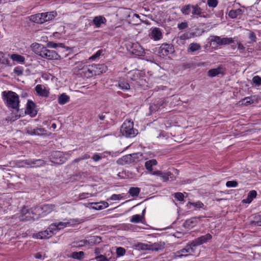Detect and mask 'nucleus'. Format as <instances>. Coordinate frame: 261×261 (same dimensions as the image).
<instances>
[{"label":"nucleus","mask_w":261,"mask_h":261,"mask_svg":"<svg viewBox=\"0 0 261 261\" xmlns=\"http://www.w3.org/2000/svg\"><path fill=\"white\" fill-rule=\"evenodd\" d=\"M174 48L172 44H162L159 48L158 54L161 57H164L174 53Z\"/></svg>","instance_id":"obj_6"},{"label":"nucleus","mask_w":261,"mask_h":261,"mask_svg":"<svg viewBox=\"0 0 261 261\" xmlns=\"http://www.w3.org/2000/svg\"><path fill=\"white\" fill-rule=\"evenodd\" d=\"M121 133L126 138H133L138 134V130L134 128V122L126 120L121 127Z\"/></svg>","instance_id":"obj_2"},{"label":"nucleus","mask_w":261,"mask_h":261,"mask_svg":"<svg viewBox=\"0 0 261 261\" xmlns=\"http://www.w3.org/2000/svg\"><path fill=\"white\" fill-rule=\"evenodd\" d=\"M158 164V162L155 159H151L148 161H147L145 163V167L151 174H152V172L154 171H153L152 166L156 165Z\"/></svg>","instance_id":"obj_26"},{"label":"nucleus","mask_w":261,"mask_h":261,"mask_svg":"<svg viewBox=\"0 0 261 261\" xmlns=\"http://www.w3.org/2000/svg\"><path fill=\"white\" fill-rule=\"evenodd\" d=\"M188 28V23L187 21L182 22L177 24V28L179 30H183Z\"/></svg>","instance_id":"obj_56"},{"label":"nucleus","mask_w":261,"mask_h":261,"mask_svg":"<svg viewBox=\"0 0 261 261\" xmlns=\"http://www.w3.org/2000/svg\"><path fill=\"white\" fill-rule=\"evenodd\" d=\"M135 161L132 154H127L123 156L121 158L119 159L117 162L120 165H125L130 164Z\"/></svg>","instance_id":"obj_20"},{"label":"nucleus","mask_w":261,"mask_h":261,"mask_svg":"<svg viewBox=\"0 0 261 261\" xmlns=\"http://www.w3.org/2000/svg\"><path fill=\"white\" fill-rule=\"evenodd\" d=\"M252 82L255 86H259L261 85V77L258 75H255L253 77Z\"/></svg>","instance_id":"obj_47"},{"label":"nucleus","mask_w":261,"mask_h":261,"mask_svg":"<svg viewBox=\"0 0 261 261\" xmlns=\"http://www.w3.org/2000/svg\"><path fill=\"white\" fill-rule=\"evenodd\" d=\"M50 158L51 162L57 164H62L65 163L67 160L63 152L59 151L52 152Z\"/></svg>","instance_id":"obj_8"},{"label":"nucleus","mask_w":261,"mask_h":261,"mask_svg":"<svg viewBox=\"0 0 261 261\" xmlns=\"http://www.w3.org/2000/svg\"><path fill=\"white\" fill-rule=\"evenodd\" d=\"M165 244L164 242H156L149 244V250L158 251L165 248Z\"/></svg>","instance_id":"obj_23"},{"label":"nucleus","mask_w":261,"mask_h":261,"mask_svg":"<svg viewBox=\"0 0 261 261\" xmlns=\"http://www.w3.org/2000/svg\"><path fill=\"white\" fill-rule=\"evenodd\" d=\"M70 97L66 93H63L58 97V103L60 105H64L69 101Z\"/></svg>","instance_id":"obj_31"},{"label":"nucleus","mask_w":261,"mask_h":261,"mask_svg":"<svg viewBox=\"0 0 261 261\" xmlns=\"http://www.w3.org/2000/svg\"><path fill=\"white\" fill-rule=\"evenodd\" d=\"M36 106L35 102L31 100H28L27 104L25 113L30 115L32 117L36 116L37 111L35 110Z\"/></svg>","instance_id":"obj_16"},{"label":"nucleus","mask_w":261,"mask_h":261,"mask_svg":"<svg viewBox=\"0 0 261 261\" xmlns=\"http://www.w3.org/2000/svg\"><path fill=\"white\" fill-rule=\"evenodd\" d=\"M118 86L120 89L124 91L130 89L129 84L124 81H119L118 83Z\"/></svg>","instance_id":"obj_37"},{"label":"nucleus","mask_w":261,"mask_h":261,"mask_svg":"<svg viewBox=\"0 0 261 261\" xmlns=\"http://www.w3.org/2000/svg\"><path fill=\"white\" fill-rule=\"evenodd\" d=\"M249 39L252 41V42H256V37L255 34L253 32H250L249 35Z\"/></svg>","instance_id":"obj_59"},{"label":"nucleus","mask_w":261,"mask_h":261,"mask_svg":"<svg viewBox=\"0 0 261 261\" xmlns=\"http://www.w3.org/2000/svg\"><path fill=\"white\" fill-rule=\"evenodd\" d=\"M79 69L81 70L80 73L81 74H83L84 76L87 78L91 77L95 75L93 64L88 66H84Z\"/></svg>","instance_id":"obj_14"},{"label":"nucleus","mask_w":261,"mask_h":261,"mask_svg":"<svg viewBox=\"0 0 261 261\" xmlns=\"http://www.w3.org/2000/svg\"><path fill=\"white\" fill-rule=\"evenodd\" d=\"M107 22L106 18L101 15L95 16L92 20V24L97 28L101 27L102 24H105Z\"/></svg>","instance_id":"obj_19"},{"label":"nucleus","mask_w":261,"mask_h":261,"mask_svg":"<svg viewBox=\"0 0 261 261\" xmlns=\"http://www.w3.org/2000/svg\"><path fill=\"white\" fill-rule=\"evenodd\" d=\"M257 192L255 190L250 191L247 195V197L242 200L244 203H250L256 197Z\"/></svg>","instance_id":"obj_27"},{"label":"nucleus","mask_w":261,"mask_h":261,"mask_svg":"<svg viewBox=\"0 0 261 261\" xmlns=\"http://www.w3.org/2000/svg\"><path fill=\"white\" fill-rule=\"evenodd\" d=\"M142 218L143 217L140 215H135L132 217L130 222L132 223H139L141 221Z\"/></svg>","instance_id":"obj_43"},{"label":"nucleus","mask_w":261,"mask_h":261,"mask_svg":"<svg viewBox=\"0 0 261 261\" xmlns=\"http://www.w3.org/2000/svg\"><path fill=\"white\" fill-rule=\"evenodd\" d=\"M95 75H100L106 72L108 70L107 66L104 64H93Z\"/></svg>","instance_id":"obj_18"},{"label":"nucleus","mask_w":261,"mask_h":261,"mask_svg":"<svg viewBox=\"0 0 261 261\" xmlns=\"http://www.w3.org/2000/svg\"><path fill=\"white\" fill-rule=\"evenodd\" d=\"M39 50L38 54L42 58L48 60H60L61 56L54 50H49L43 46H39L38 47Z\"/></svg>","instance_id":"obj_3"},{"label":"nucleus","mask_w":261,"mask_h":261,"mask_svg":"<svg viewBox=\"0 0 261 261\" xmlns=\"http://www.w3.org/2000/svg\"><path fill=\"white\" fill-rule=\"evenodd\" d=\"M47 47H50V48H56L58 46H60L63 47V44L62 43H56L54 42L49 41L47 43Z\"/></svg>","instance_id":"obj_45"},{"label":"nucleus","mask_w":261,"mask_h":261,"mask_svg":"<svg viewBox=\"0 0 261 261\" xmlns=\"http://www.w3.org/2000/svg\"><path fill=\"white\" fill-rule=\"evenodd\" d=\"M56 207V205L53 204H44L37 208V211H40L39 214L40 217H44L50 214Z\"/></svg>","instance_id":"obj_10"},{"label":"nucleus","mask_w":261,"mask_h":261,"mask_svg":"<svg viewBox=\"0 0 261 261\" xmlns=\"http://www.w3.org/2000/svg\"><path fill=\"white\" fill-rule=\"evenodd\" d=\"M140 192V189L138 187H131L129 189L128 193L132 197H137L139 195Z\"/></svg>","instance_id":"obj_39"},{"label":"nucleus","mask_w":261,"mask_h":261,"mask_svg":"<svg viewBox=\"0 0 261 261\" xmlns=\"http://www.w3.org/2000/svg\"><path fill=\"white\" fill-rule=\"evenodd\" d=\"M207 4L210 7L215 8L218 4V0H207Z\"/></svg>","instance_id":"obj_52"},{"label":"nucleus","mask_w":261,"mask_h":261,"mask_svg":"<svg viewBox=\"0 0 261 261\" xmlns=\"http://www.w3.org/2000/svg\"><path fill=\"white\" fill-rule=\"evenodd\" d=\"M11 58L13 61L20 63H24L25 61V58L23 56L16 54H12Z\"/></svg>","instance_id":"obj_34"},{"label":"nucleus","mask_w":261,"mask_h":261,"mask_svg":"<svg viewBox=\"0 0 261 261\" xmlns=\"http://www.w3.org/2000/svg\"><path fill=\"white\" fill-rule=\"evenodd\" d=\"M28 18L30 21L34 23L40 24L44 23L42 13L32 15L28 17Z\"/></svg>","instance_id":"obj_22"},{"label":"nucleus","mask_w":261,"mask_h":261,"mask_svg":"<svg viewBox=\"0 0 261 261\" xmlns=\"http://www.w3.org/2000/svg\"><path fill=\"white\" fill-rule=\"evenodd\" d=\"M102 53V49H100V50H98L94 55H93L91 57V59H95L99 57L101 55Z\"/></svg>","instance_id":"obj_62"},{"label":"nucleus","mask_w":261,"mask_h":261,"mask_svg":"<svg viewBox=\"0 0 261 261\" xmlns=\"http://www.w3.org/2000/svg\"><path fill=\"white\" fill-rule=\"evenodd\" d=\"M203 216L195 217L187 220L182 224L184 227L187 229H191L196 226L197 223L203 218Z\"/></svg>","instance_id":"obj_13"},{"label":"nucleus","mask_w":261,"mask_h":261,"mask_svg":"<svg viewBox=\"0 0 261 261\" xmlns=\"http://www.w3.org/2000/svg\"><path fill=\"white\" fill-rule=\"evenodd\" d=\"M126 252V250L124 248L119 247H118L116 249V254L117 256H123Z\"/></svg>","instance_id":"obj_48"},{"label":"nucleus","mask_w":261,"mask_h":261,"mask_svg":"<svg viewBox=\"0 0 261 261\" xmlns=\"http://www.w3.org/2000/svg\"><path fill=\"white\" fill-rule=\"evenodd\" d=\"M238 49L241 53H243L245 50V47L241 42H238Z\"/></svg>","instance_id":"obj_61"},{"label":"nucleus","mask_w":261,"mask_h":261,"mask_svg":"<svg viewBox=\"0 0 261 261\" xmlns=\"http://www.w3.org/2000/svg\"><path fill=\"white\" fill-rule=\"evenodd\" d=\"M2 98L6 106L9 109L19 111V98L18 95L12 91H5L2 93Z\"/></svg>","instance_id":"obj_1"},{"label":"nucleus","mask_w":261,"mask_h":261,"mask_svg":"<svg viewBox=\"0 0 261 261\" xmlns=\"http://www.w3.org/2000/svg\"><path fill=\"white\" fill-rule=\"evenodd\" d=\"M243 101L244 102V104L247 106L250 104H252L254 102V99H252V97H246L244 99H243Z\"/></svg>","instance_id":"obj_51"},{"label":"nucleus","mask_w":261,"mask_h":261,"mask_svg":"<svg viewBox=\"0 0 261 261\" xmlns=\"http://www.w3.org/2000/svg\"><path fill=\"white\" fill-rule=\"evenodd\" d=\"M212 239V236L210 233H206L205 235L201 236L195 239L192 241L193 246L195 248L198 246L201 245L204 243H207L208 241Z\"/></svg>","instance_id":"obj_11"},{"label":"nucleus","mask_w":261,"mask_h":261,"mask_svg":"<svg viewBox=\"0 0 261 261\" xmlns=\"http://www.w3.org/2000/svg\"><path fill=\"white\" fill-rule=\"evenodd\" d=\"M0 63L3 65L10 66V61L5 57L3 52L0 51Z\"/></svg>","instance_id":"obj_38"},{"label":"nucleus","mask_w":261,"mask_h":261,"mask_svg":"<svg viewBox=\"0 0 261 261\" xmlns=\"http://www.w3.org/2000/svg\"><path fill=\"white\" fill-rule=\"evenodd\" d=\"M90 243L98 244L101 241V238L98 236H92L88 241Z\"/></svg>","instance_id":"obj_42"},{"label":"nucleus","mask_w":261,"mask_h":261,"mask_svg":"<svg viewBox=\"0 0 261 261\" xmlns=\"http://www.w3.org/2000/svg\"><path fill=\"white\" fill-rule=\"evenodd\" d=\"M150 36L151 38L153 39L154 40H159L161 39L162 34L159 28H155L152 30Z\"/></svg>","instance_id":"obj_25"},{"label":"nucleus","mask_w":261,"mask_h":261,"mask_svg":"<svg viewBox=\"0 0 261 261\" xmlns=\"http://www.w3.org/2000/svg\"><path fill=\"white\" fill-rule=\"evenodd\" d=\"M194 36L193 33H186L181 34L180 36L178 37V38L181 40H185L187 39H189L192 37H193Z\"/></svg>","instance_id":"obj_41"},{"label":"nucleus","mask_w":261,"mask_h":261,"mask_svg":"<svg viewBox=\"0 0 261 261\" xmlns=\"http://www.w3.org/2000/svg\"><path fill=\"white\" fill-rule=\"evenodd\" d=\"M26 133L31 136H43L46 134V130L44 128H33L31 126H28L26 128Z\"/></svg>","instance_id":"obj_12"},{"label":"nucleus","mask_w":261,"mask_h":261,"mask_svg":"<svg viewBox=\"0 0 261 261\" xmlns=\"http://www.w3.org/2000/svg\"><path fill=\"white\" fill-rule=\"evenodd\" d=\"M200 4H197L192 5L191 11L192 16L193 18H197L198 16L205 18H209L210 15L208 14L206 12L204 11L203 9L200 7Z\"/></svg>","instance_id":"obj_7"},{"label":"nucleus","mask_w":261,"mask_h":261,"mask_svg":"<svg viewBox=\"0 0 261 261\" xmlns=\"http://www.w3.org/2000/svg\"><path fill=\"white\" fill-rule=\"evenodd\" d=\"M129 51L132 54L138 56H142L144 53L143 48L138 43H132Z\"/></svg>","instance_id":"obj_17"},{"label":"nucleus","mask_w":261,"mask_h":261,"mask_svg":"<svg viewBox=\"0 0 261 261\" xmlns=\"http://www.w3.org/2000/svg\"><path fill=\"white\" fill-rule=\"evenodd\" d=\"M243 11L239 8L236 10H231L229 12L228 16L231 18H236L238 16L242 14Z\"/></svg>","instance_id":"obj_32"},{"label":"nucleus","mask_w":261,"mask_h":261,"mask_svg":"<svg viewBox=\"0 0 261 261\" xmlns=\"http://www.w3.org/2000/svg\"><path fill=\"white\" fill-rule=\"evenodd\" d=\"M149 244L144 243H139L137 245L138 249L142 250H149Z\"/></svg>","instance_id":"obj_50"},{"label":"nucleus","mask_w":261,"mask_h":261,"mask_svg":"<svg viewBox=\"0 0 261 261\" xmlns=\"http://www.w3.org/2000/svg\"><path fill=\"white\" fill-rule=\"evenodd\" d=\"M201 46L199 44L197 43H192L190 44L188 51V52L193 53L200 49Z\"/></svg>","instance_id":"obj_36"},{"label":"nucleus","mask_w":261,"mask_h":261,"mask_svg":"<svg viewBox=\"0 0 261 261\" xmlns=\"http://www.w3.org/2000/svg\"><path fill=\"white\" fill-rule=\"evenodd\" d=\"M192 5L191 4H187L184 6L180 9L181 13L185 15H189L191 10L192 11Z\"/></svg>","instance_id":"obj_35"},{"label":"nucleus","mask_w":261,"mask_h":261,"mask_svg":"<svg viewBox=\"0 0 261 261\" xmlns=\"http://www.w3.org/2000/svg\"><path fill=\"white\" fill-rule=\"evenodd\" d=\"M182 68L183 69L194 68L195 67V65L192 62L190 63H184L182 64Z\"/></svg>","instance_id":"obj_49"},{"label":"nucleus","mask_w":261,"mask_h":261,"mask_svg":"<svg viewBox=\"0 0 261 261\" xmlns=\"http://www.w3.org/2000/svg\"><path fill=\"white\" fill-rule=\"evenodd\" d=\"M153 105H152L150 107V109L151 111H156V110H158L160 109L161 107L164 108V105L165 102L164 100L161 98H159L155 100L154 103H153Z\"/></svg>","instance_id":"obj_24"},{"label":"nucleus","mask_w":261,"mask_h":261,"mask_svg":"<svg viewBox=\"0 0 261 261\" xmlns=\"http://www.w3.org/2000/svg\"><path fill=\"white\" fill-rule=\"evenodd\" d=\"M35 90L38 94L41 96L47 97L48 96L49 92L45 89H43L41 85H37L35 87Z\"/></svg>","instance_id":"obj_28"},{"label":"nucleus","mask_w":261,"mask_h":261,"mask_svg":"<svg viewBox=\"0 0 261 261\" xmlns=\"http://www.w3.org/2000/svg\"><path fill=\"white\" fill-rule=\"evenodd\" d=\"M66 224L63 222H59L58 223H56V226H57V228L59 229L64 228L66 226Z\"/></svg>","instance_id":"obj_63"},{"label":"nucleus","mask_w":261,"mask_h":261,"mask_svg":"<svg viewBox=\"0 0 261 261\" xmlns=\"http://www.w3.org/2000/svg\"><path fill=\"white\" fill-rule=\"evenodd\" d=\"M152 175L160 177L161 180L164 182L167 181L169 179L173 180L175 178L174 174L170 171L163 172L160 170H156L152 172Z\"/></svg>","instance_id":"obj_9"},{"label":"nucleus","mask_w":261,"mask_h":261,"mask_svg":"<svg viewBox=\"0 0 261 261\" xmlns=\"http://www.w3.org/2000/svg\"><path fill=\"white\" fill-rule=\"evenodd\" d=\"M188 204L193 205L194 206L197 208H202L204 206V204L201 201H197L196 202H189Z\"/></svg>","instance_id":"obj_55"},{"label":"nucleus","mask_w":261,"mask_h":261,"mask_svg":"<svg viewBox=\"0 0 261 261\" xmlns=\"http://www.w3.org/2000/svg\"><path fill=\"white\" fill-rule=\"evenodd\" d=\"M49 230H50L49 234H51L52 236L56 233V232L59 230L58 228H57V226H56V223H53L49 226L47 228Z\"/></svg>","instance_id":"obj_44"},{"label":"nucleus","mask_w":261,"mask_h":261,"mask_svg":"<svg viewBox=\"0 0 261 261\" xmlns=\"http://www.w3.org/2000/svg\"><path fill=\"white\" fill-rule=\"evenodd\" d=\"M175 198L179 201H184V195L182 193L180 192H176L174 194Z\"/></svg>","instance_id":"obj_46"},{"label":"nucleus","mask_w":261,"mask_h":261,"mask_svg":"<svg viewBox=\"0 0 261 261\" xmlns=\"http://www.w3.org/2000/svg\"><path fill=\"white\" fill-rule=\"evenodd\" d=\"M224 69L221 66H219L217 68L211 69L207 72L208 75L210 77H215L219 74L224 75Z\"/></svg>","instance_id":"obj_21"},{"label":"nucleus","mask_w":261,"mask_h":261,"mask_svg":"<svg viewBox=\"0 0 261 261\" xmlns=\"http://www.w3.org/2000/svg\"><path fill=\"white\" fill-rule=\"evenodd\" d=\"M13 71L17 75L20 76L23 74V69L22 67L17 66L14 69Z\"/></svg>","instance_id":"obj_54"},{"label":"nucleus","mask_w":261,"mask_h":261,"mask_svg":"<svg viewBox=\"0 0 261 261\" xmlns=\"http://www.w3.org/2000/svg\"><path fill=\"white\" fill-rule=\"evenodd\" d=\"M192 241L190 242L185 248L176 252L175 254L177 257H181L193 255L196 250L195 246H193Z\"/></svg>","instance_id":"obj_4"},{"label":"nucleus","mask_w":261,"mask_h":261,"mask_svg":"<svg viewBox=\"0 0 261 261\" xmlns=\"http://www.w3.org/2000/svg\"><path fill=\"white\" fill-rule=\"evenodd\" d=\"M25 211V209L22 210V215L21 216V220L23 221H29L31 219H33L34 220L36 219H38V217H35L34 215H33L32 217L30 216L31 213L29 211H27V212L24 213V211ZM31 213H32L33 215H34V213L33 211H31Z\"/></svg>","instance_id":"obj_29"},{"label":"nucleus","mask_w":261,"mask_h":261,"mask_svg":"<svg viewBox=\"0 0 261 261\" xmlns=\"http://www.w3.org/2000/svg\"><path fill=\"white\" fill-rule=\"evenodd\" d=\"M103 156L101 154L94 153L92 157V159L95 162H98L100 160Z\"/></svg>","instance_id":"obj_58"},{"label":"nucleus","mask_w":261,"mask_h":261,"mask_svg":"<svg viewBox=\"0 0 261 261\" xmlns=\"http://www.w3.org/2000/svg\"><path fill=\"white\" fill-rule=\"evenodd\" d=\"M121 196L119 194H113L110 199L112 200H118L121 199Z\"/></svg>","instance_id":"obj_60"},{"label":"nucleus","mask_w":261,"mask_h":261,"mask_svg":"<svg viewBox=\"0 0 261 261\" xmlns=\"http://www.w3.org/2000/svg\"><path fill=\"white\" fill-rule=\"evenodd\" d=\"M211 37V42L213 43V44L216 43L217 46L229 45L234 42L233 39L231 37L221 38L218 36H213Z\"/></svg>","instance_id":"obj_5"},{"label":"nucleus","mask_w":261,"mask_h":261,"mask_svg":"<svg viewBox=\"0 0 261 261\" xmlns=\"http://www.w3.org/2000/svg\"><path fill=\"white\" fill-rule=\"evenodd\" d=\"M50 230H49L48 228H47L44 231H42L39 232L38 233V237L40 239H48L52 236L51 234H49Z\"/></svg>","instance_id":"obj_33"},{"label":"nucleus","mask_w":261,"mask_h":261,"mask_svg":"<svg viewBox=\"0 0 261 261\" xmlns=\"http://www.w3.org/2000/svg\"><path fill=\"white\" fill-rule=\"evenodd\" d=\"M95 259L96 261H110V259L103 255H100L96 256Z\"/></svg>","instance_id":"obj_57"},{"label":"nucleus","mask_w":261,"mask_h":261,"mask_svg":"<svg viewBox=\"0 0 261 261\" xmlns=\"http://www.w3.org/2000/svg\"><path fill=\"white\" fill-rule=\"evenodd\" d=\"M84 252L83 251L73 252L70 255V257L77 260H81L84 257Z\"/></svg>","instance_id":"obj_40"},{"label":"nucleus","mask_w":261,"mask_h":261,"mask_svg":"<svg viewBox=\"0 0 261 261\" xmlns=\"http://www.w3.org/2000/svg\"><path fill=\"white\" fill-rule=\"evenodd\" d=\"M24 163L25 165H30L32 168L39 167L45 165L44 161L41 159H26L24 160Z\"/></svg>","instance_id":"obj_15"},{"label":"nucleus","mask_w":261,"mask_h":261,"mask_svg":"<svg viewBox=\"0 0 261 261\" xmlns=\"http://www.w3.org/2000/svg\"><path fill=\"white\" fill-rule=\"evenodd\" d=\"M238 185V182L236 180H229L227 181L226 183V186L228 188L236 187Z\"/></svg>","instance_id":"obj_53"},{"label":"nucleus","mask_w":261,"mask_h":261,"mask_svg":"<svg viewBox=\"0 0 261 261\" xmlns=\"http://www.w3.org/2000/svg\"><path fill=\"white\" fill-rule=\"evenodd\" d=\"M57 13L54 12L42 13V16L43 18V20L44 22L51 20L57 16Z\"/></svg>","instance_id":"obj_30"},{"label":"nucleus","mask_w":261,"mask_h":261,"mask_svg":"<svg viewBox=\"0 0 261 261\" xmlns=\"http://www.w3.org/2000/svg\"><path fill=\"white\" fill-rule=\"evenodd\" d=\"M92 204H94L96 205V206H93V208H94L95 210H100L103 209V207H102V205H98V203H92Z\"/></svg>","instance_id":"obj_64"}]
</instances>
